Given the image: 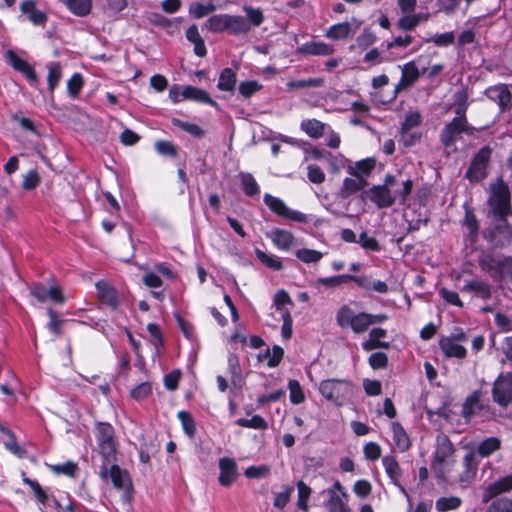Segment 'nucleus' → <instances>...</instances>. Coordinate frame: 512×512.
Segmentation results:
<instances>
[{"label": "nucleus", "mask_w": 512, "mask_h": 512, "mask_svg": "<svg viewBox=\"0 0 512 512\" xmlns=\"http://www.w3.org/2000/svg\"><path fill=\"white\" fill-rule=\"evenodd\" d=\"M413 182L410 179L399 184L393 175H386L382 185L373 186L368 196L378 208H388L398 202L404 205L412 191Z\"/></svg>", "instance_id": "obj_1"}, {"label": "nucleus", "mask_w": 512, "mask_h": 512, "mask_svg": "<svg viewBox=\"0 0 512 512\" xmlns=\"http://www.w3.org/2000/svg\"><path fill=\"white\" fill-rule=\"evenodd\" d=\"M319 392L328 401L341 406L353 395V385L345 379H327L320 382Z\"/></svg>", "instance_id": "obj_2"}, {"label": "nucleus", "mask_w": 512, "mask_h": 512, "mask_svg": "<svg viewBox=\"0 0 512 512\" xmlns=\"http://www.w3.org/2000/svg\"><path fill=\"white\" fill-rule=\"evenodd\" d=\"M336 320L340 327H350L357 334L365 332L371 325L369 313L362 312L356 314L347 305L342 306L338 310Z\"/></svg>", "instance_id": "obj_3"}, {"label": "nucleus", "mask_w": 512, "mask_h": 512, "mask_svg": "<svg viewBox=\"0 0 512 512\" xmlns=\"http://www.w3.org/2000/svg\"><path fill=\"white\" fill-rule=\"evenodd\" d=\"M95 437L104 461L111 464L115 461L116 443L114 439V428L109 423H98L95 430Z\"/></svg>", "instance_id": "obj_4"}, {"label": "nucleus", "mask_w": 512, "mask_h": 512, "mask_svg": "<svg viewBox=\"0 0 512 512\" xmlns=\"http://www.w3.org/2000/svg\"><path fill=\"white\" fill-rule=\"evenodd\" d=\"M475 128L468 124L466 117H454L441 131L440 140L445 147L454 145L461 133L473 135Z\"/></svg>", "instance_id": "obj_5"}, {"label": "nucleus", "mask_w": 512, "mask_h": 512, "mask_svg": "<svg viewBox=\"0 0 512 512\" xmlns=\"http://www.w3.org/2000/svg\"><path fill=\"white\" fill-rule=\"evenodd\" d=\"M493 400L502 407L512 404V372L501 373L494 382Z\"/></svg>", "instance_id": "obj_6"}, {"label": "nucleus", "mask_w": 512, "mask_h": 512, "mask_svg": "<svg viewBox=\"0 0 512 512\" xmlns=\"http://www.w3.org/2000/svg\"><path fill=\"white\" fill-rule=\"evenodd\" d=\"M264 203L269 207V209L275 214L287 218L289 220L306 223L308 221L307 216L297 210L290 209L285 202L271 194L266 193L263 197Z\"/></svg>", "instance_id": "obj_7"}, {"label": "nucleus", "mask_w": 512, "mask_h": 512, "mask_svg": "<svg viewBox=\"0 0 512 512\" xmlns=\"http://www.w3.org/2000/svg\"><path fill=\"white\" fill-rule=\"evenodd\" d=\"M492 150L490 147L485 146L473 158L470 167L466 172V177L470 181H479L486 177L487 167L491 157Z\"/></svg>", "instance_id": "obj_8"}, {"label": "nucleus", "mask_w": 512, "mask_h": 512, "mask_svg": "<svg viewBox=\"0 0 512 512\" xmlns=\"http://www.w3.org/2000/svg\"><path fill=\"white\" fill-rule=\"evenodd\" d=\"M325 493L328 496L326 507L329 512H349L348 495L339 481H335Z\"/></svg>", "instance_id": "obj_9"}, {"label": "nucleus", "mask_w": 512, "mask_h": 512, "mask_svg": "<svg viewBox=\"0 0 512 512\" xmlns=\"http://www.w3.org/2000/svg\"><path fill=\"white\" fill-rule=\"evenodd\" d=\"M29 290L30 294L41 303L46 302L48 299L59 304L65 302L62 290L57 286L46 287L41 283H34L30 286Z\"/></svg>", "instance_id": "obj_10"}, {"label": "nucleus", "mask_w": 512, "mask_h": 512, "mask_svg": "<svg viewBox=\"0 0 512 512\" xmlns=\"http://www.w3.org/2000/svg\"><path fill=\"white\" fill-rule=\"evenodd\" d=\"M8 63L17 71L21 72L32 86L38 83V78L33 67L24 59L18 57L12 50L5 53Z\"/></svg>", "instance_id": "obj_11"}, {"label": "nucleus", "mask_w": 512, "mask_h": 512, "mask_svg": "<svg viewBox=\"0 0 512 512\" xmlns=\"http://www.w3.org/2000/svg\"><path fill=\"white\" fill-rule=\"evenodd\" d=\"M512 490V474L506 475L504 477L499 478L495 482L489 484L485 487L482 494V501L484 503L489 502L491 499L496 496L509 492Z\"/></svg>", "instance_id": "obj_12"}, {"label": "nucleus", "mask_w": 512, "mask_h": 512, "mask_svg": "<svg viewBox=\"0 0 512 512\" xmlns=\"http://www.w3.org/2000/svg\"><path fill=\"white\" fill-rule=\"evenodd\" d=\"M219 483L224 487L231 486L238 477V467L234 459L224 457L219 460Z\"/></svg>", "instance_id": "obj_13"}, {"label": "nucleus", "mask_w": 512, "mask_h": 512, "mask_svg": "<svg viewBox=\"0 0 512 512\" xmlns=\"http://www.w3.org/2000/svg\"><path fill=\"white\" fill-rule=\"evenodd\" d=\"M455 447L447 435L439 434L436 437V446L433 460L455 461Z\"/></svg>", "instance_id": "obj_14"}, {"label": "nucleus", "mask_w": 512, "mask_h": 512, "mask_svg": "<svg viewBox=\"0 0 512 512\" xmlns=\"http://www.w3.org/2000/svg\"><path fill=\"white\" fill-rule=\"evenodd\" d=\"M489 99L495 101L502 111L510 108L512 102V93L507 84H498L489 87L486 90Z\"/></svg>", "instance_id": "obj_15"}, {"label": "nucleus", "mask_w": 512, "mask_h": 512, "mask_svg": "<svg viewBox=\"0 0 512 512\" xmlns=\"http://www.w3.org/2000/svg\"><path fill=\"white\" fill-rule=\"evenodd\" d=\"M109 464H107L106 461H104L101 470H100V476L103 479H107L110 477L113 485L118 489H124L128 486V475L126 472L120 469L118 465H111L110 468H108Z\"/></svg>", "instance_id": "obj_16"}, {"label": "nucleus", "mask_w": 512, "mask_h": 512, "mask_svg": "<svg viewBox=\"0 0 512 512\" xmlns=\"http://www.w3.org/2000/svg\"><path fill=\"white\" fill-rule=\"evenodd\" d=\"M21 13L27 15L28 20L36 26H45L47 14L36 8L34 0H25L20 4Z\"/></svg>", "instance_id": "obj_17"}, {"label": "nucleus", "mask_w": 512, "mask_h": 512, "mask_svg": "<svg viewBox=\"0 0 512 512\" xmlns=\"http://www.w3.org/2000/svg\"><path fill=\"white\" fill-rule=\"evenodd\" d=\"M267 236L279 250H289L295 244V237L292 232L275 228Z\"/></svg>", "instance_id": "obj_18"}, {"label": "nucleus", "mask_w": 512, "mask_h": 512, "mask_svg": "<svg viewBox=\"0 0 512 512\" xmlns=\"http://www.w3.org/2000/svg\"><path fill=\"white\" fill-rule=\"evenodd\" d=\"M502 256H494L489 253H482L479 256L478 263L481 269L487 272L492 278L500 279V264Z\"/></svg>", "instance_id": "obj_19"}, {"label": "nucleus", "mask_w": 512, "mask_h": 512, "mask_svg": "<svg viewBox=\"0 0 512 512\" xmlns=\"http://www.w3.org/2000/svg\"><path fill=\"white\" fill-rule=\"evenodd\" d=\"M420 76V72L415 64L411 61L405 64L402 68V77L399 83L395 86V94L400 90L412 86ZM396 97V95H394Z\"/></svg>", "instance_id": "obj_20"}, {"label": "nucleus", "mask_w": 512, "mask_h": 512, "mask_svg": "<svg viewBox=\"0 0 512 512\" xmlns=\"http://www.w3.org/2000/svg\"><path fill=\"white\" fill-rule=\"evenodd\" d=\"M440 348L446 357L463 359L466 357V348L455 341L453 337H442L439 341Z\"/></svg>", "instance_id": "obj_21"}, {"label": "nucleus", "mask_w": 512, "mask_h": 512, "mask_svg": "<svg viewBox=\"0 0 512 512\" xmlns=\"http://www.w3.org/2000/svg\"><path fill=\"white\" fill-rule=\"evenodd\" d=\"M385 472L390 478L391 482L399 487L400 491L408 497L405 488L400 484L401 470L399 464L394 456H385L382 459Z\"/></svg>", "instance_id": "obj_22"}, {"label": "nucleus", "mask_w": 512, "mask_h": 512, "mask_svg": "<svg viewBox=\"0 0 512 512\" xmlns=\"http://www.w3.org/2000/svg\"><path fill=\"white\" fill-rule=\"evenodd\" d=\"M481 392H474L464 402L462 406V416L469 422L474 416L479 415L480 411L484 408L480 401Z\"/></svg>", "instance_id": "obj_23"}, {"label": "nucleus", "mask_w": 512, "mask_h": 512, "mask_svg": "<svg viewBox=\"0 0 512 512\" xmlns=\"http://www.w3.org/2000/svg\"><path fill=\"white\" fill-rule=\"evenodd\" d=\"M502 445V441L500 438L492 436L485 438L481 442H479L472 452H476V456H480L482 458L489 457L493 453L500 450Z\"/></svg>", "instance_id": "obj_24"}, {"label": "nucleus", "mask_w": 512, "mask_h": 512, "mask_svg": "<svg viewBox=\"0 0 512 512\" xmlns=\"http://www.w3.org/2000/svg\"><path fill=\"white\" fill-rule=\"evenodd\" d=\"M386 330L382 328H374L369 333V339L362 343V348L365 351H371L377 348H388L389 343L381 341L382 338L386 337Z\"/></svg>", "instance_id": "obj_25"}, {"label": "nucleus", "mask_w": 512, "mask_h": 512, "mask_svg": "<svg viewBox=\"0 0 512 512\" xmlns=\"http://www.w3.org/2000/svg\"><path fill=\"white\" fill-rule=\"evenodd\" d=\"M181 95L183 99H189L211 106L216 105L215 101L209 96V94L206 91L194 86L184 87L181 92Z\"/></svg>", "instance_id": "obj_26"}, {"label": "nucleus", "mask_w": 512, "mask_h": 512, "mask_svg": "<svg viewBox=\"0 0 512 512\" xmlns=\"http://www.w3.org/2000/svg\"><path fill=\"white\" fill-rule=\"evenodd\" d=\"M96 289L98 291L99 298L103 303L116 308L118 306V296L115 289L105 281H99L96 283Z\"/></svg>", "instance_id": "obj_27"}, {"label": "nucleus", "mask_w": 512, "mask_h": 512, "mask_svg": "<svg viewBox=\"0 0 512 512\" xmlns=\"http://www.w3.org/2000/svg\"><path fill=\"white\" fill-rule=\"evenodd\" d=\"M463 292H473L482 299H488L491 296V288L486 282L481 280L467 281L462 287Z\"/></svg>", "instance_id": "obj_28"}, {"label": "nucleus", "mask_w": 512, "mask_h": 512, "mask_svg": "<svg viewBox=\"0 0 512 512\" xmlns=\"http://www.w3.org/2000/svg\"><path fill=\"white\" fill-rule=\"evenodd\" d=\"M367 186V180L363 177L352 176L345 178L341 188V193L344 196H350L356 192L364 189Z\"/></svg>", "instance_id": "obj_29"}, {"label": "nucleus", "mask_w": 512, "mask_h": 512, "mask_svg": "<svg viewBox=\"0 0 512 512\" xmlns=\"http://www.w3.org/2000/svg\"><path fill=\"white\" fill-rule=\"evenodd\" d=\"M454 465L455 461L432 460L431 470L438 482H445Z\"/></svg>", "instance_id": "obj_30"}, {"label": "nucleus", "mask_w": 512, "mask_h": 512, "mask_svg": "<svg viewBox=\"0 0 512 512\" xmlns=\"http://www.w3.org/2000/svg\"><path fill=\"white\" fill-rule=\"evenodd\" d=\"M227 30L233 35L246 34L250 31V23L243 16L229 15Z\"/></svg>", "instance_id": "obj_31"}, {"label": "nucleus", "mask_w": 512, "mask_h": 512, "mask_svg": "<svg viewBox=\"0 0 512 512\" xmlns=\"http://www.w3.org/2000/svg\"><path fill=\"white\" fill-rule=\"evenodd\" d=\"M63 3L67 9L77 15V16H85L87 15L92 7L91 0H59Z\"/></svg>", "instance_id": "obj_32"}, {"label": "nucleus", "mask_w": 512, "mask_h": 512, "mask_svg": "<svg viewBox=\"0 0 512 512\" xmlns=\"http://www.w3.org/2000/svg\"><path fill=\"white\" fill-rule=\"evenodd\" d=\"M375 167V160L368 158L361 161H358L353 166L348 167V173L351 176H359L366 179L367 176L370 175L371 171Z\"/></svg>", "instance_id": "obj_33"}, {"label": "nucleus", "mask_w": 512, "mask_h": 512, "mask_svg": "<svg viewBox=\"0 0 512 512\" xmlns=\"http://www.w3.org/2000/svg\"><path fill=\"white\" fill-rule=\"evenodd\" d=\"M333 47L324 42H309L303 45L302 52L313 56H327L332 54Z\"/></svg>", "instance_id": "obj_34"}, {"label": "nucleus", "mask_w": 512, "mask_h": 512, "mask_svg": "<svg viewBox=\"0 0 512 512\" xmlns=\"http://www.w3.org/2000/svg\"><path fill=\"white\" fill-rule=\"evenodd\" d=\"M236 82V72L231 68H225L220 73L217 87L221 91H232L236 86Z\"/></svg>", "instance_id": "obj_35"}, {"label": "nucleus", "mask_w": 512, "mask_h": 512, "mask_svg": "<svg viewBox=\"0 0 512 512\" xmlns=\"http://www.w3.org/2000/svg\"><path fill=\"white\" fill-rule=\"evenodd\" d=\"M393 440L397 448L404 452L410 447V440L404 428L397 422L392 424Z\"/></svg>", "instance_id": "obj_36"}, {"label": "nucleus", "mask_w": 512, "mask_h": 512, "mask_svg": "<svg viewBox=\"0 0 512 512\" xmlns=\"http://www.w3.org/2000/svg\"><path fill=\"white\" fill-rule=\"evenodd\" d=\"M238 177L240 179L242 189L245 195L254 196L259 194V185L252 174L241 172L239 173Z\"/></svg>", "instance_id": "obj_37"}, {"label": "nucleus", "mask_w": 512, "mask_h": 512, "mask_svg": "<svg viewBox=\"0 0 512 512\" xmlns=\"http://www.w3.org/2000/svg\"><path fill=\"white\" fill-rule=\"evenodd\" d=\"M301 129L310 137L319 138L324 134L325 124L316 119H308L301 122Z\"/></svg>", "instance_id": "obj_38"}, {"label": "nucleus", "mask_w": 512, "mask_h": 512, "mask_svg": "<svg viewBox=\"0 0 512 512\" xmlns=\"http://www.w3.org/2000/svg\"><path fill=\"white\" fill-rule=\"evenodd\" d=\"M255 255L262 264H264L265 266H267L275 271H279L283 268V263H282L281 259L274 254H268V253H265L264 251L256 248Z\"/></svg>", "instance_id": "obj_39"}, {"label": "nucleus", "mask_w": 512, "mask_h": 512, "mask_svg": "<svg viewBox=\"0 0 512 512\" xmlns=\"http://www.w3.org/2000/svg\"><path fill=\"white\" fill-rule=\"evenodd\" d=\"M229 14H219L210 17L205 26L212 32H221L228 29Z\"/></svg>", "instance_id": "obj_40"}, {"label": "nucleus", "mask_w": 512, "mask_h": 512, "mask_svg": "<svg viewBox=\"0 0 512 512\" xmlns=\"http://www.w3.org/2000/svg\"><path fill=\"white\" fill-rule=\"evenodd\" d=\"M421 17V14H404L398 19L397 27L404 31H412L421 23Z\"/></svg>", "instance_id": "obj_41"}, {"label": "nucleus", "mask_w": 512, "mask_h": 512, "mask_svg": "<svg viewBox=\"0 0 512 512\" xmlns=\"http://www.w3.org/2000/svg\"><path fill=\"white\" fill-rule=\"evenodd\" d=\"M351 32V25L348 22L338 23L329 28L326 36L333 40L344 39Z\"/></svg>", "instance_id": "obj_42"}, {"label": "nucleus", "mask_w": 512, "mask_h": 512, "mask_svg": "<svg viewBox=\"0 0 512 512\" xmlns=\"http://www.w3.org/2000/svg\"><path fill=\"white\" fill-rule=\"evenodd\" d=\"M236 424L240 427L252 428L258 430H265L268 427L266 420L260 415H254L250 419L239 418L236 420Z\"/></svg>", "instance_id": "obj_43"}, {"label": "nucleus", "mask_w": 512, "mask_h": 512, "mask_svg": "<svg viewBox=\"0 0 512 512\" xmlns=\"http://www.w3.org/2000/svg\"><path fill=\"white\" fill-rule=\"evenodd\" d=\"M324 84L323 78H308V79H301V80H292L287 83V87L289 90L294 89H303V88H310V87H321Z\"/></svg>", "instance_id": "obj_44"}, {"label": "nucleus", "mask_w": 512, "mask_h": 512, "mask_svg": "<svg viewBox=\"0 0 512 512\" xmlns=\"http://www.w3.org/2000/svg\"><path fill=\"white\" fill-rule=\"evenodd\" d=\"M295 256L303 263L311 264L319 262L323 257V253L314 249L302 248L295 252Z\"/></svg>", "instance_id": "obj_45"}, {"label": "nucleus", "mask_w": 512, "mask_h": 512, "mask_svg": "<svg viewBox=\"0 0 512 512\" xmlns=\"http://www.w3.org/2000/svg\"><path fill=\"white\" fill-rule=\"evenodd\" d=\"M462 500L457 496L441 497L436 501V509L440 512H446L459 508Z\"/></svg>", "instance_id": "obj_46"}, {"label": "nucleus", "mask_w": 512, "mask_h": 512, "mask_svg": "<svg viewBox=\"0 0 512 512\" xmlns=\"http://www.w3.org/2000/svg\"><path fill=\"white\" fill-rule=\"evenodd\" d=\"M48 88L51 92L54 91L55 87L58 85L60 79H61V67L59 63L52 62L49 63L48 66Z\"/></svg>", "instance_id": "obj_47"}, {"label": "nucleus", "mask_w": 512, "mask_h": 512, "mask_svg": "<svg viewBox=\"0 0 512 512\" xmlns=\"http://www.w3.org/2000/svg\"><path fill=\"white\" fill-rule=\"evenodd\" d=\"M228 371L231 376V382L236 385L241 381V368L238 357L235 354L228 356Z\"/></svg>", "instance_id": "obj_48"}, {"label": "nucleus", "mask_w": 512, "mask_h": 512, "mask_svg": "<svg viewBox=\"0 0 512 512\" xmlns=\"http://www.w3.org/2000/svg\"><path fill=\"white\" fill-rule=\"evenodd\" d=\"M262 87V84L255 80L243 81L239 84L238 91L242 97L249 98L256 92L260 91Z\"/></svg>", "instance_id": "obj_49"}, {"label": "nucleus", "mask_w": 512, "mask_h": 512, "mask_svg": "<svg viewBox=\"0 0 512 512\" xmlns=\"http://www.w3.org/2000/svg\"><path fill=\"white\" fill-rule=\"evenodd\" d=\"M455 40L454 32L431 35L425 39V42H433L436 46L446 47L452 45Z\"/></svg>", "instance_id": "obj_50"}, {"label": "nucleus", "mask_w": 512, "mask_h": 512, "mask_svg": "<svg viewBox=\"0 0 512 512\" xmlns=\"http://www.w3.org/2000/svg\"><path fill=\"white\" fill-rule=\"evenodd\" d=\"M288 388L290 392V401L293 404H300L304 402L305 395L300 383L297 380H290L288 383Z\"/></svg>", "instance_id": "obj_51"}, {"label": "nucleus", "mask_w": 512, "mask_h": 512, "mask_svg": "<svg viewBox=\"0 0 512 512\" xmlns=\"http://www.w3.org/2000/svg\"><path fill=\"white\" fill-rule=\"evenodd\" d=\"M350 275L349 274H343V275H337L332 277H323L318 278L317 283L329 287V288H335L338 286H341L349 281Z\"/></svg>", "instance_id": "obj_52"}, {"label": "nucleus", "mask_w": 512, "mask_h": 512, "mask_svg": "<svg viewBox=\"0 0 512 512\" xmlns=\"http://www.w3.org/2000/svg\"><path fill=\"white\" fill-rule=\"evenodd\" d=\"M178 419L180 420L182 424V428L184 432L192 437L195 434V422L193 420V417L189 412L186 411H179L178 412Z\"/></svg>", "instance_id": "obj_53"}, {"label": "nucleus", "mask_w": 512, "mask_h": 512, "mask_svg": "<svg viewBox=\"0 0 512 512\" xmlns=\"http://www.w3.org/2000/svg\"><path fill=\"white\" fill-rule=\"evenodd\" d=\"M243 10L245 11L247 15V21L250 23L251 26L258 27L262 24L264 20L263 12L259 8H253L251 6H244Z\"/></svg>", "instance_id": "obj_54"}, {"label": "nucleus", "mask_w": 512, "mask_h": 512, "mask_svg": "<svg viewBox=\"0 0 512 512\" xmlns=\"http://www.w3.org/2000/svg\"><path fill=\"white\" fill-rule=\"evenodd\" d=\"M463 470L468 471L469 474H477L478 466H479V460L476 456V452H468L464 457L462 461Z\"/></svg>", "instance_id": "obj_55"}, {"label": "nucleus", "mask_w": 512, "mask_h": 512, "mask_svg": "<svg viewBox=\"0 0 512 512\" xmlns=\"http://www.w3.org/2000/svg\"><path fill=\"white\" fill-rule=\"evenodd\" d=\"M293 491V486H285L282 491L275 493L274 506L280 509L284 508L288 504Z\"/></svg>", "instance_id": "obj_56"}, {"label": "nucleus", "mask_w": 512, "mask_h": 512, "mask_svg": "<svg viewBox=\"0 0 512 512\" xmlns=\"http://www.w3.org/2000/svg\"><path fill=\"white\" fill-rule=\"evenodd\" d=\"M307 177L314 184H322L325 181V173L319 166L314 164L307 166Z\"/></svg>", "instance_id": "obj_57"}, {"label": "nucleus", "mask_w": 512, "mask_h": 512, "mask_svg": "<svg viewBox=\"0 0 512 512\" xmlns=\"http://www.w3.org/2000/svg\"><path fill=\"white\" fill-rule=\"evenodd\" d=\"M172 122L175 126H178L182 130L190 133L193 136L202 137L204 135V131L202 130V128L196 124L183 122L179 119H173Z\"/></svg>", "instance_id": "obj_58"}, {"label": "nucleus", "mask_w": 512, "mask_h": 512, "mask_svg": "<svg viewBox=\"0 0 512 512\" xmlns=\"http://www.w3.org/2000/svg\"><path fill=\"white\" fill-rule=\"evenodd\" d=\"M486 512H512V499L500 498L494 501Z\"/></svg>", "instance_id": "obj_59"}, {"label": "nucleus", "mask_w": 512, "mask_h": 512, "mask_svg": "<svg viewBox=\"0 0 512 512\" xmlns=\"http://www.w3.org/2000/svg\"><path fill=\"white\" fill-rule=\"evenodd\" d=\"M284 351L280 346L275 345L271 350H267L266 358L269 367H276L282 360Z\"/></svg>", "instance_id": "obj_60"}, {"label": "nucleus", "mask_w": 512, "mask_h": 512, "mask_svg": "<svg viewBox=\"0 0 512 512\" xmlns=\"http://www.w3.org/2000/svg\"><path fill=\"white\" fill-rule=\"evenodd\" d=\"M422 117L419 112L414 111L406 115L405 121L402 124L401 131L406 133L414 127L420 125Z\"/></svg>", "instance_id": "obj_61"}, {"label": "nucleus", "mask_w": 512, "mask_h": 512, "mask_svg": "<svg viewBox=\"0 0 512 512\" xmlns=\"http://www.w3.org/2000/svg\"><path fill=\"white\" fill-rule=\"evenodd\" d=\"M155 150L158 154L163 156H176V148L170 141H157L155 143Z\"/></svg>", "instance_id": "obj_62"}, {"label": "nucleus", "mask_w": 512, "mask_h": 512, "mask_svg": "<svg viewBox=\"0 0 512 512\" xmlns=\"http://www.w3.org/2000/svg\"><path fill=\"white\" fill-rule=\"evenodd\" d=\"M270 472V468L267 465L261 466H250L248 467L244 474L247 478L259 479L268 475Z\"/></svg>", "instance_id": "obj_63"}, {"label": "nucleus", "mask_w": 512, "mask_h": 512, "mask_svg": "<svg viewBox=\"0 0 512 512\" xmlns=\"http://www.w3.org/2000/svg\"><path fill=\"white\" fill-rule=\"evenodd\" d=\"M381 451L382 450L380 445L376 442H368L363 448L366 459L371 461L379 459L381 456Z\"/></svg>", "instance_id": "obj_64"}]
</instances>
